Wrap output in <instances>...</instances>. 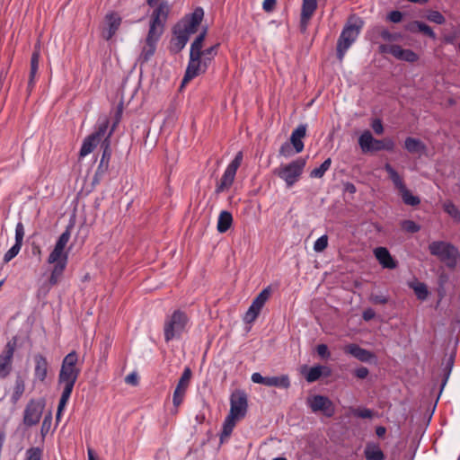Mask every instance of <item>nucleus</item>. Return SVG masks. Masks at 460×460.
Wrapping results in <instances>:
<instances>
[{"instance_id": "1", "label": "nucleus", "mask_w": 460, "mask_h": 460, "mask_svg": "<svg viewBox=\"0 0 460 460\" xmlns=\"http://www.w3.org/2000/svg\"><path fill=\"white\" fill-rule=\"evenodd\" d=\"M78 355L73 350L62 360L58 383L62 386V394L71 395L74 386L78 379L81 369L77 367Z\"/></svg>"}, {"instance_id": "2", "label": "nucleus", "mask_w": 460, "mask_h": 460, "mask_svg": "<svg viewBox=\"0 0 460 460\" xmlns=\"http://www.w3.org/2000/svg\"><path fill=\"white\" fill-rule=\"evenodd\" d=\"M219 44H215L206 49H200L197 58L191 61V57L186 67L181 84H185L200 74L207 71L208 67L217 54Z\"/></svg>"}, {"instance_id": "3", "label": "nucleus", "mask_w": 460, "mask_h": 460, "mask_svg": "<svg viewBox=\"0 0 460 460\" xmlns=\"http://www.w3.org/2000/svg\"><path fill=\"white\" fill-rule=\"evenodd\" d=\"M363 23V21L358 18L355 20V22H351V20H349L343 27L338 39L336 48L337 58L341 62L343 60L347 50L358 39Z\"/></svg>"}, {"instance_id": "4", "label": "nucleus", "mask_w": 460, "mask_h": 460, "mask_svg": "<svg viewBox=\"0 0 460 460\" xmlns=\"http://www.w3.org/2000/svg\"><path fill=\"white\" fill-rule=\"evenodd\" d=\"M431 255L436 256L447 268L453 270L456 267L460 258L458 249L451 243L445 241H434L429 244Z\"/></svg>"}, {"instance_id": "5", "label": "nucleus", "mask_w": 460, "mask_h": 460, "mask_svg": "<svg viewBox=\"0 0 460 460\" xmlns=\"http://www.w3.org/2000/svg\"><path fill=\"white\" fill-rule=\"evenodd\" d=\"M305 164L306 160L305 158L298 157L289 164H281L276 168L274 174L283 180L288 188H291L300 179Z\"/></svg>"}, {"instance_id": "6", "label": "nucleus", "mask_w": 460, "mask_h": 460, "mask_svg": "<svg viewBox=\"0 0 460 460\" xmlns=\"http://www.w3.org/2000/svg\"><path fill=\"white\" fill-rule=\"evenodd\" d=\"M187 314L181 311L175 310L171 316L167 317L164 325V336L166 342L179 338L184 332L188 323Z\"/></svg>"}, {"instance_id": "7", "label": "nucleus", "mask_w": 460, "mask_h": 460, "mask_svg": "<svg viewBox=\"0 0 460 460\" xmlns=\"http://www.w3.org/2000/svg\"><path fill=\"white\" fill-rule=\"evenodd\" d=\"M153 7L148 31L163 35L171 12V5L167 1H159Z\"/></svg>"}, {"instance_id": "8", "label": "nucleus", "mask_w": 460, "mask_h": 460, "mask_svg": "<svg viewBox=\"0 0 460 460\" xmlns=\"http://www.w3.org/2000/svg\"><path fill=\"white\" fill-rule=\"evenodd\" d=\"M74 225L69 224L66 230L59 235L58 239L56 242L54 249L49 253L48 257V263L49 264H57V263H67L68 261V252L65 251V248L70 239L71 230Z\"/></svg>"}, {"instance_id": "9", "label": "nucleus", "mask_w": 460, "mask_h": 460, "mask_svg": "<svg viewBox=\"0 0 460 460\" xmlns=\"http://www.w3.org/2000/svg\"><path fill=\"white\" fill-rule=\"evenodd\" d=\"M243 161V152H238L233 161L227 165L225 172L220 180V182L217 184L216 193H221L226 189L229 188L234 181L237 172V169L241 165Z\"/></svg>"}, {"instance_id": "10", "label": "nucleus", "mask_w": 460, "mask_h": 460, "mask_svg": "<svg viewBox=\"0 0 460 460\" xmlns=\"http://www.w3.org/2000/svg\"><path fill=\"white\" fill-rule=\"evenodd\" d=\"M109 127V121L107 119L98 124L97 130L88 136L82 144L80 149V156L84 157L88 155L101 142L102 138L105 136Z\"/></svg>"}, {"instance_id": "11", "label": "nucleus", "mask_w": 460, "mask_h": 460, "mask_svg": "<svg viewBox=\"0 0 460 460\" xmlns=\"http://www.w3.org/2000/svg\"><path fill=\"white\" fill-rule=\"evenodd\" d=\"M271 294L270 287L263 288L253 299L252 305L244 314L243 321L247 323H253L259 316L262 307L269 300Z\"/></svg>"}, {"instance_id": "12", "label": "nucleus", "mask_w": 460, "mask_h": 460, "mask_svg": "<svg viewBox=\"0 0 460 460\" xmlns=\"http://www.w3.org/2000/svg\"><path fill=\"white\" fill-rule=\"evenodd\" d=\"M248 408L247 394L243 390H235L230 396L229 414L241 420L244 418Z\"/></svg>"}, {"instance_id": "13", "label": "nucleus", "mask_w": 460, "mask_h": 460, "mask_svg": "<svg viewBox=\"0 0 460 460\" xmlns=\"http://www.w3.org/2000/svg\"><path fill=\"white\" fill-rule=\"evenodd\" d=\"M204 16L201 7H197L190 14L185 15L175 26L188 35L195 33Z\"/></svg>"}, {"instance_id": "14", "label": "nucleus", "mask_w": 460, "mask_h": 460, "mask_svg": "<svg viewBox=\"0 0 460 460\" xmlns=\"http://www.w3.org/2000/svg\"><path fill=\"white\" fill-rule=\"evenodd\" d=\"M16 348V339L9 341L0 354V378H6L13 370V358Z\"/></svg>"}, {"instance_id": "15", "label": "nucleus", "mask_w": 460, "mask_h": 460, "mask_svg": "<svg viewBox=\"0 0 460 460\" xmlns=\"http://www.w3.org/2000/svg\"><path fill=\"white\" fill-rule=\"evenodd\" d=\"M44 402L31 399L26 405L23 412V423L31 427L39 423L44 409Z\"/></svg>"}, {"instance_id": "16", "label": "nucleus", "mask_w": 460, "mask_h": 460, "mask_svg": "<svg viewBox=\"0 0 460 460\" xmlns=\"http://www.w3.org/2000/svg\"><path fill=\"white\" fill-rule=\"evenodd\" d=\"M161 37V34L148 31L147 35L143 43L141 52L138 57V61L141 64L147 63L155 55L157 43L160 40Z\"/></svg>"}, {"instance_id": "17", "label": "nucleus", "mask_w": 460, "mask_h": 460, "mask_svg": "<svg viewBox=\"0 0 460 460\" xmlns=\"http://www.w3.org/2000/svg\"><path fill=\"white\" fill-rule=\"evenodd\" d=\"M307 404L313 412L322 411L326 417H332L335 412L332 402L323 395H314L307 398Z\"/></svg>"}, {"instance_id": "18", "label": "nucleus", "mask_w": 460, "mask_h": 460, "mask_svg": "<svg viewBox=\"0 0 460 460\" xmlns=\"http://www.w3.org/2000/svg\"><path fill=\"white\" fill-rule=\"evenodd\" d=\"M121 21L122 19L118 13H108L105 15V26L102 31V38L106 40H110L119 30Z\"/></svg>"}, {"instance_id": "19", "label": "nucleus", "mask_w": 460, "mask_h": 460, "mask_svg": "<svg viewBox=\"0 0 460 460\" xmlns=\"http://www.w3.org/2000/svg\"><path fill=\"white\" fill-rule=\"evenodd\" d=\"M381 139H376L369 130H365L358 137V145L363 153L381 151Z\"/></svg>"}, {"instance_id": "20", "label": "nucleus", "mask_w": 460, "mask_h": 460, "mask_svg": "<svg viewBox=\"0 0 460 460\" xmlns=\"http://www.w3.org/2000/svg\"><path fill=\"white\" fill-rule=\"evenodd\" d=\"M346 354H349L361 362H370L376 358V356L369 350L361 348L356 343H349L343 348Z\"/></svg>"}, {"instance_id": "21", "label": "nucleus", "mask_w": 460, "mask_h": 460, "mask_svg": "<svg viewBox=\"0 0 460 460\" xmlns=\"http://www.w3.org/2000/svg\"><path fill=\"white\" fill-rule=\"evenodd\" d=\"M189 39L190 35L174 26L172 29V38L170 41V51L179 53L185 48Z\"/></svg>"}, {"instance_id": "22", "label": "nucleus", "mask_w": 460, "mask_h": 460, "mask_svg": "<svg viewBox=\"0 0 460 460\" xmlns=\"http://www.w3.org/2000/svg\"><path fill=\"white\" fill-rule=\"evenodd\" d=\"M40 53L39 49H35L31 57L30 61V71H29V80L27 85V92L31 93L34 89L37 82V75L39 72V64H40Z\"/></svg>"}, {"instance_id": "23", "label": "nucleus", "mask_w": 460, "mask_h": 460, "mask_svg": "<svg viewBox=\"0 0 460 460\" xmlns=\"http://www.w3.org/2000/svg\"><path fill=\"white\" fill-rule=\"evenodd\" d=\"M306 124H300L291 133L289 143L292 145L295 153H301L304 149L303 138L306 135Z\"/></svg>"}, {"instance_id": "24", "label": "nucleus", "mask_w": 460, "mask_h": 460, "mask_svg": "<svg viewBox=\"0 0 460 460\" xmlns=\"http://www.w3.org/2000/svg\"><path fill=\"white\" fill-rule=\"evenodd\" d=\"M34 359V378L36 381L44 382L48 375L49 363L42 354H36Z\"/></svg>"}, {"instance_id": "25", "label": "nucleus", "mask_w": 460, "mask_h": 460, "mask_svg": "<svg viewBox=\"0 0 460 460\" xmlns=\"http://www.w3.org/2000/svg\"><path fill=\"white\" fill-rule=\"evenodd\" d=\"M367 35L370 37L371 40L377 37H381L385 41H396L400 40L402 37L400 33L390 32L387 29L382 26L373 27L371 30L367 31Z\"/></svg>"}, {"instance_id": "26", "label": "nucleus", "mask_w": 460, "mask_h": 460, "mask_svg": "<svg viewBox=\"0 0 460 460\" xmlns=\"http://www.w3.org/2000/svg\"><path fill=\"white\" fill-rule=\"evenodd\" d=\"M374 254L384 268L390 270L396 268V262L386 248L377 247L374 250Z\"/></svg>"}, {"instance_id": "27", "label": "nucleus", "mask_w": 460, "mask_h": 460, "mask_svg": "<svg viewBox=\"0 0 460 460\" xmlns=\"http://www.w3.org/2000/svg\"><path fill=\"white\" fill-rule=\"evenodd\" d=\"M366 460H385V456L380 446L374 442L367 443L364 449Z\"/></svg>"}, {"instance_id": "28", "label": "nucleus", "mask_w": 460, "mask_h": 460, "mask_svg": "<svg viewBox=\"0 0 460 460\" xmlns=\"http://www.w3.org/2000/svg\"><path fill=\"white\" fill-rule=\"evenodd\" d=\"M237 418L228 414L222 426V430L220 433V442L224 443L232 434L234 428L235 427Z\"/></svg>"}, {"instance_id": "29", "label": "nucleus", "mask_w": 460, "mask_h": 460, "mask_svg": "<svg viewBox=\"0 0 460 460\" xmlns=\"http://www.w3.org/2000/svg\"><path fill=\"white\" fill-rule=\"evenodd\" d=\"M265 386L288 389L290 387L289 376L288 375H281L279 376H267Z\"/></svg>"}, {"instance_id": "30", "label": "nucleus", "mask_w": 460, "mask_h": 460, "mask_svg": "<svg viewBox=\"0 0 460 460\" xmlns=\"http://www.w3.org/2000/svg\"><path fill=\"white\" fill-rule=\"evenodd\" d=\"M330 374L331 369L328 367L314 366L308 370L305 379L308 383H313L317 381L323 375L329 376Z\"/></svg>"}, {"instance_id": "31", "label": "nucleus", "mask_w": 460, "mask_h": 460, "mask_svg": "<svg viewBox=\"0 0 460 460\" xmlns=\"http://www.w3.org/2000/svg\"><path fill=\"white\" fill-rule=\"evenodd\" d=\"M233 224V216L229 211L223 210L220 212L217 219V229L219 233H226Z\"/></svg>"}, {"instance_id": "32", "label": "nucleus", "mask_w": 460, "mask_h": 460, "mask_svg": "<svg viewBox=\"0 0 460 460\" xmlns=\"http://www.w3.org/2000/svg\"><path fill=\"white\" fill-rule=\"evenodd\" d=\"M384 169L388 173L389 179L392 181L394 188L397 189L398 191L406 187L402 178L390 164L386 163L384 166Z\"/></svg>"}, {"instance_id": "33", "label": "nucleus", "mask_w": 460, "mask_h": 460, "mask_svg": "<svg viewBox=\"0 0 460 460\" xmlns=\"http://www.w3.org/2000/svg\"><path fill=\"white\" fill-rule=\"evenodd\" d=\"M115 127V124L113 125ZM114 128L111 129L109 134L105 137L103 141L101 144V147L102 149V157L100 163L108 164H110L111 156V136L113 132Z\"/></svg>"}, {"instance_id": "34", "label": "nucleus", "mask_w": 460, "mask_h": 460, "mask_svg": "<svg viewBox=\"0 0 460 460\" xmlns=\"http://www.w3.org/2000/svg\"><path fill=\"white\" fill-rule=\"evenodd\" d=\"M405 149L411 154L422 153L426 150V146L418 138L411 137H406L404 141Z\"/></svg>"}, {"instance_id": "35", "label": "nucleus", "mask_w": 460, "mask_h": 460, "mask_svg": "<svg viewBox=\"0 0 460 460\" xmlns=\"http://www.w3.org/2000/svg\"><path fill=\"white\" fill-rule=\"evenodd\" d=\"M394 58L398 60L406 61L409 63H414L419 59L418 54L411 49H402L401 46H397V49Z\"/></svg>"}, {"instance_id": "36", "label": "nucleus", "mask_w": 460, "mask_h": 460, "mask_svg": "<svg viewBox=\"0 0 460 460\" xmlns=\"http://www.w3.org/2000/svg\"><path fill=\"white\" fill-rule=\"evenodd\" d=\"M207 35V28H205L193 40L190 45V56L191 57V61L194 60L195 58L198 57L199 51L203 49V42Z\"/></svg>"}, {"instance_id": "37", "label": "nucleus", "mask_w": 460, "mask_h": 460, "mask_svg": "<svg viewBox=\"0 0 460 460\" xmlns=\"http://www.w3.org/2000/svg\"><path fill=\"white\" fill-rule=\"evenodd\" d=\"M24 391H25L24 380L22 378V376H18L15 379L13 391V394L11 396L12 403L16 404L17 402L21 399Z\"/></svg>"}, {"instance_id": "38", "label": "nucleus", "mask_w": 460, "mask_h": 460, "mask_svg": "<svg viewBox=\"0 0 460 460\" xmlns=\"http://www.w3.org/2000/svg\"><path fill=\"white\" fill-rule=\"evenodd\" d=\"M67 263H57L54 264L53 269L50 273V277L49 279V282L50 286H55L58 284V282L60 280L61 277L63 276V273L66 270Z\"/></svg>"}, {"instance_id": "39", "label": "nucleus", "mask_w": 460, "mask_h": 460, "mask_svg": "<svg viewBox=\"0 0 460 460\" xmlns=\"http://www.w3.org/2000/svg\"><path fill=\"white\" fill-rule=\"evenodd\" d=\"M399 194L405 205L415 207L420 203V199L418 196L413 195L407 187L403 188L399 191Z\"/></svg>"}, {"instance_id": "40", "label": "nucleus", "mask_w": 460, "mask_h": 460, "mask_svg": "<svg viewBox=\"0 0 460 460\" xmlns=\"http://www.w3.org/2000/svg\"><path fill=\"white\" fill-rule=\"evenodd\" d=\"M187 389L176 386L172 394V403L174 409L172 411V413L178 412V407L182 403Z\"/></svg>"}, {"instance_id": "41", "label": "nucleus", "mask_w": 460, "mask_h": 460, "mask_svg": "<svg viewBox=\"0 0 460 460\" xmlns=\"http://www.w3.org/2000/svg\"><path fill=\"white\" fill-rule=\"evenodd\" d=\"M410 287L414 290L418 299L423 301L428 297L429 290L426 284L422 282H417L414 284H410Z\"/></svg>"}, {"instance_id": "42", "label": "nucleus", "mask_w": 460, "mask_h": 460, "mask_svg": "<svg viewBox=\"0 0 460 460\" xmlns=\"http://www.w3.org/2000/svg\"><path fill=\"white\" fill-rule=\"evenodd\" d=\"M332 164L331 158H327L323 163L317 168H314L310 172L311 178H322L324 173L330 169Z\"/></svg>"}, {"instance_id": "43", "label": "nucleus", "mask_w": 460, "mask_h": 460, "mask_svg": "<svg viewBox=\"0 0 460 460\" xmlns=\"http://www.w3.org/2000/svg\"><path fill=\"white\" fill-rule=\"evenodd\" d=\"M443 209L455 221L460 222V210L458 209V208L452 201L445 202L443 204Z\"/></svg>"}, {"instance_id": "44", "label": "nucleus", "mask_w": 460, "mask_h": 460, "mask_svg": "<svg viewBox=\"0 0 460 460\" xmlns=\"http://www.w3.org/2000/svg\"><path fill=\"white\" fill-rule=\"evenodd\" d=\"M109 169V165L105 164L99 163V165L94 172V175L92 180V185L96 186L100 184L104 175L107 173Z\"/></svg>"}, {"instance_id": "45", "label": "nucleus", "mask_w": 460, "mask_h": 460, "mask_svg": "<svg viewBox=\"0 0 460 460\" xmlns=\"http://www.w3.org/2000/svg\"><path fill=\"white\" fill-rule=\"evenodd\" d=\"M317 9V0H302L301 14L313 16Z\"/></svg>"}, {"instance_id": "46", "label": "nucleus", "mask_w": 460, "mask_h": 460, "mask_svg": "<svg viewBox=\"0 0 460 460\" xmlns=\"http://www.w3.org/2000/svg\"><path fill=\"white\" fill-rule=\"evenodd\" d=\"M43 449L39 447H32L26 450L23 460H41Z\"/></svg>"}, {"instance_id": "47", "label": "nucleus", "mask_w": 460, "mask_h": 460, "mask_svg": "<svg viewBox=\"0 0 460 460\" xmlns=\"http://www.w3.org/2000/svg\"><path fill=\"white\" fill-rule=\"evenodd\" d=\"M192 373L189 367H186L178 381V384L176 386L188 389L190 378H191Z\"/></svg>"}, {"instance_id": "48", "label": "nucleus", "mask_w": 460, "mask_h": 460, "mask_svg": "<svg viewBox=\"0 0 460 460\" xmlns=\"http://www.w3.org/2000/svg\"><path fill=\"white\" fill-rule=\"evenodd\" d=\"M401 226L405 232L411 234L417 233L420 229V226L412 220H403Z\"/></svg>"}, {"instance_id": "49", "label": "nucleus", "mask_w": 460, "mask_h": 460, "mask_svg": "<svg viewBox=\"0 0 460 460\" xmlns=\"http://www.w3.org/2000/svg\"><path fill=\"white\" fill-rule=\"evenodd\" d=\"M21 248L22 245L14 243V244L4 253V261L7 263L10 261H12L14 257L17 256V254L21 251Z\"/></svg>"}, {"instance_id": "50", "label": "nucleus", "mask_w": 460, "mask_h": 460, "mask_svg": "<svg viewBox=\"0 0 460 460\" xmlns=\"http://www.w3.org/2000/svg\"><path fill=\"white\" fill-rule=\"evenodd\" d=\"M427 19L437 24H443L446 22L445 17L438 11H430L427 15Z\"/></svg>"}, {"instance_id": "51", "label": "nucleus", "mask_w": 460, "mask_h": 460, "mask_svg": "<svg viewBox=\"0 0 460 460\" xmlns=\"http://www.w3.org/2000/svg\"><path fill=\"white\" fill-rule=\"evenodd\" d=\"M328 245V237L326 234L320 236L314 243V250L316 252H323Z\"/></svg>"}, {"instance_id": "52", "label": "nucleus", "mask_w": 460, "mask_h": 460, "mask_svg": "<svg viewBox=\"0 0 460 460\" xmlns=\"http://www.w3.org/2000/svg\"><path fill=\"white\" fill-rule=\"evenodd\" d=\"M294 154H296L295 150L289 142L283 143L279 151V155L284 157H290Z\"/></svg>"}, {"instance_id": "53", "label": "nucleus", "mask_w": 460, "mask_h": 460, "mask_svg": "<svg viewBox=\"0 0 460 460\" xmlns=\"http://www.w3.org/2000/svg\"><path fill=\"white\" fill-rule=\"evenodd\" d=\"M70 396L71 395H69V394H61L58 406L57 415H56L57 420H59L62 411H63L64 408L66 407L67 402L69 401Z\"/></svg>"}, {"instance_id": "54", "label": "nucleus", "mask_w": 460, "mask_h": 460, "mask_svg": "<svg viewBox=\"0 0 460 460\" xmlns=\"http://www.w3.org/2000/svg\"><path fill=\"white\" fill-rule=\"evenodd\" d=\"M24 237V226L22 222H18L15 226V243L22 246Z\"/></svg>"}, {"instance_id": "55", "label": "nucleus", "mask_w": 460, "mask_h": 460, "mask_svg": "<svg viewBox=\"0 0 460 460\" xmlns=\"http://www.w3.org/2000/svg\"><path fill=\"white\" fill-rule=\"evenodd\" d=\"M353 415L362 419H371L373 417V411L367 408H358L353 411Z\"/></svg>"}, {"instance_id": "56", "label": "nucleus", "mask_w": 460, "mask_h": 460, "mask_svg": "<svg viewBox=\"0 0 460 460\" xmlns=\"http://www.w3.org/2000/svg\"><path fill=\"white\" fill-rule=\"evenodd\" d=\"M419 31H420V32L425 34L431 40L437 39V35L434 32V31L432 30V28L422 22H420V23Z\"/></svg>"}, {"instance_id": "57", "label": "nucleus", "mask_w": 460, "mask_h": 460, "mask_svg": "<svg viewBox=\"0 0 460 460\" xmlns=\"http://www.w3.org/2000/svg\"><path fill=\"white\" fill-rule=\"evenodd\" d=\"M398 45H386V44H381L378 48V50L382 54H391L394 57L396 49Z\"/></svg>"}, {"instance_id": "58", "label": "nucleus", "mask_w": 460, "mask_h": 460, "mask_svg": "<svg viewBox=\"0 0 460 460\" xmlns=\"http://www.w3.org/2000/svg\"><path fill=\"white\" fill-rule=\"evenodd\" d=\"M369 300L375 305H385L388 302V297L384 295L372 294L369 297Z\"/></svg>"}, {"instance_id": "59", "label": "nucleus", "mask_w": 460, "mask_h": 460, "mask_svg": "<svg viewBox=\"0 0 460 460\" xmlns=\"http://www.w3.org/2000/svg\"><path fill=\"white\" fill-rule=\"evenodd\" d=\"M387 20L394 23H398L402 20V13L397 10L392 11L388 13Z\"/></svg>"}, {"instance_id": "60", "label": "nucleus", "mask_w": 460, "mask_h": 460, "mask_svg": "<svg viewBox=\"0 0 460 460\" xmlns=\"http://www.w3.org/2000/svg\"><path fill=\"white\" fill-rule=\"evenodd\" d=\"M381 150L393 151L395 146V143L392 138L381 139Z\"/></svg>"}, {"instance_id": "61", "label": "nucleus", "mask_w": 460, "mask_h": 460, "mask_svg": "<svg viewBox=\"0 0 460 460\" xmlns=\"http://www.w3.org/2000/svg\"><path fill=\"white\" fill-rule=\"evenodd\" d=\"M316 352L323 358H328L331 355L326 344L317 345Z\"/></svg>"}, {"instance_id": "62", "label": "nucleus", "mask_w": 460, "mask_h": 460, "mask_svg": "<svg viewBox=\"0 0 460 460\" xmlns=\"http://www.w3.org/2000/svg\"><path fill=\"white\" fill-rule=\"evenodd\" d=\"M371 128H373L374 132L377 135H381L384 132V126L382 120L379 119H376L372 121Z\"/></svg>"}, {"instance_id": "63", "label": "nucleus", "mask_w": 460, "mask_h": 460, "mask_svg": "<svg viewBox=\"0 0 460 460\" xmlns=\"http://www.w3.org/2000/svg\"><path fill=\"white\" fill-rule=\"evenodd\" d=\"M312 17L313 16L300 13V30L302 32H305V31L307 30V26Z\"/></svg>"}, {"instance_id": "64", "label": "nucleus", "mask_w": 460, "mask_h": 460, "mask_svg": "<svg viewBox=\"0 0 460 460\" xmlns=\"http://www.w3.org/2000/svg\"><path fill=\"white\" fill-rule=\"evenodd\" d=\"M277 4V0H264L262 3V9L266 13H270L273 11Z\"/></svg>"}]
</instances>
